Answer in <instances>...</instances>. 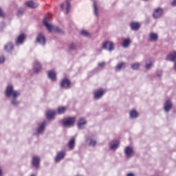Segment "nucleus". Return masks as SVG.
<instances>
[{
    "mask_svg": "<svg viewBox=\"0 0 176 176\" xmlns=\"http://www.w3.org/2000/svg\"><path fill=\"white\" fill-rule=\"evenodd\" d=\"M130 27L133 31H138V30H140V27H141V25L138 22H131L130 23Z\"/></svg>",
    "mask_w": 176,
    "mask_h": 176,
    "instance_id": "412c9836",
    "label": "nucleus"
},
{
    "mask_svg": "<svg viewBox=\"0 0 176 176\" xmlns=\"http://www.w3.org/2000/svg\"><path fill=\"white\" fill-rule=\"evenodd\" d=\"M124 68H126V63L120 62L115 67V71L116 72H120V71L124 69Z\"/></svg>",
    "mask_w": 176,
    "mask_h": 176,
    "instance_id": "a211bd4d",
    "label": "nucleus"
},
{
    "mask_svg": "<svg viewBox=\"0 0 176 176\" xmlns=\"http://www.w3.org/2000/svg\"><path fill=\"white\" fill-rule=\"evenodd\" d=\"M80 34L82 35V36H90V33L85 30H81Z\"/></svg>",
    "mask_w": 176,
    "mask_h": 176,
    "instance_id": "f704fd0d",
    "label": "nucleus"
},
{
    "mask_svg": "<svg viewBox=\"0 0 176 176\" xmlns=\"http://www.w3.org/2000/svg\"><path fill=\"white\" fill-rule=\"evenodd\" d=\"M5 96L10 100L12 107H19L20 102H19V97H20V91L14 90L13 85H8L4 92Z\"/></svg>",
    "mask_w": 176,
    "mask_h": 176,
    "instance_id": "f257e3e1",
    "label": "nucleus"
},
{
    "mask_svg": "<svg viewBox=\"0 0 176 176\" xmlns=\"http://www.w3.org/2000/svg\"><path fill=\"white\" fill-rule=\"evenodd\" d=\"M126 176H135V175L133 173H128Z\"/></svg>",
    "mask_w": 176,
    "mask_h": 176,
    "instance_id": "79ce46f5",
    "label": "nucleus"
},
{
    "mask_svg": "<svg viewBox=\"0 0 176 176\" xmlns=\"http://www.w3.org/2000/svg\"><path fill=\"white\" fill-rule=\"evenodd\" d=\"M93 6L95 16H98V7H97V3L96 1H94Z\"/></svg>",
    "mask_w": 176,
    "mask_h": 176,
    "instance_id": "2f4dec72",
    "label": "nucleus"
},
{
    "mask_svg": "<svg viewBox=\"0 0 176 176\" xmlns=\"http://www.w3.org/2000/svg\"><path fill=\"white\" fill-rule=\"evenodd\" d=\"M46 129V121H43L38 124V128L36 129V133L38 135L43 134Z\"/></svg>",
    "mask_w": 176,
    "mask_h": 176,
    "instance_id": "0eeeda50",
    "label": "nucleus"
},
{
    "mask_svg": "<svg viewBox=\"0 0 176 176\" xmlns=\"http://www.w3.org/2000/svg\"><path fill=\"white\" fill-rule=\"evenodd\" d=\"M25 41V34H21L18 36L16 40V45H23Z\"/></svg>",
    "mask_w": 176,
    "mask_h": 176,
    "instance_id": "f3484780",
    "label": "nucleus"
},
{
    "mask_svg": "<svg viewBox=\"0 0 176 176\" xmlns=\"http://www.w3.org/2000/svg\"><path fill=\"white\" fill-rule=\"evenodd\" d=\"M32 165L36 170H38L41 166V158L36 155L34 156L32 160Z\"/></svg>",
    "mask_w": 176,
    "mask_h": 176,
    "instance_id": "1a4fd4ad",
    "label": "nucleus"
},
{
    "mask_svg": "<svg viewBox=\"0 0 176 176\" xmlns=\"http://www.w3.org/2000/svg\"><path fill=\"white\" fill-rule=\"evenodd\" d=\"M56 115V111L54 110H47L46 113V116L48 119H53Z\"/></svg>",
    "mask_w": 176,
    "mask_h": 176,
    "instance_id": "393cba45",
    "label": "nucleus"
},
{
    "mask_svg": "<svg viewBox=\"0 0 176 176\" xmlns=\"http://www.w3.org/2000/svg\"><path fill=\"white\" fill-rule=\"evenodd\" d=\"M162 75H163V72H162V70L157 72V79H160V78H162Z\"/></svg>",
    "mask_w": 176,
    "mask_h": 176,
    "instance_id": "e433bc0d",
    "label": "nucleus"
},
{
    "mask_svg": "<svg viewBox=\"0 0 176 176\" xmlns=\"http://www.w3.org/2000/svg\"><path fill=\"white\" fill-rule=\"evenodd\" d=\"M48 78L52 80V82H56V72L50 71L48 72Z\"/></svg>",
    "mask_w": 176,
    "mask_h": 176,
    "instance_id": "5701e85b",
    "label": "nucleus"
},
{
    "mask_svg": "<svg viewBox=\"0 0 176 176\" xmlns=\"http://www.w3.org/2000/svg\"><path fill=\"white\" fill-rule=\"evenodd\" d=\"M30 176H36L35 174H32Z\"/></svg>",
    "mask_w": 176,
    "mask_h": 176,
    "instance_id": "49530a36",
    "label": "nucleus"
},
{
    "mask_svg": "<svg viewBox=\"0 0 176 176\" xmlns=\"http://www.w3.org/2000/svg\"><path fill=\"white\" fill-rule=\"evenodd\" d=\"M75 47H76V45L75 43H72L69 45V50H74Z\"/></svg>",
    "mask_w": 176,
    "mask_h": 176,
    "instance_id": "4c0bfd02",
    "label": "nucleus"
},
{
    "mask_svg": "<svg viewBox=\"0 0 176 176\" xmlns=\"http://www.w3.org/2000/svg\"><path fill=\"white\" fill-rule=\"evenodd\" d=\"M174 69H175V71H176V60H175V63H174Z\"/></svg>",
    "mask_w": 176,
    "mask_h": 176,
    "instance_id": "a18cd8bd",
    "label": "nucleus"
},
{
    "mask_svg": "<svg viewBox=\"0 0 176 176\" xmlns=\"http://www.w3.org/2000/svg\"><path fill=\"white\" fill-rule=\"evenodd\" d=\"M33 69H34V72L36 74H38L42 69V65L41 64V62L38 60H35L33 63Z\"/></svg>",
    "mask_w": 176,
    "mask_h": 176,
    "instance_id": "ddd939ff",
    "label": "nucleus"
},
{
    "mask_svg": "<svg viewBox=\"0 0 176 176\" xmlns=\"http://www.w3.org/2000/svg\"><path fill=\"white\" fill-rule=\"evenodd\" d=\"M140 64L138 63H133L131 65L132 69L137 70L138 68H140Z\"/></svg>",
    "mask_w": 176,
    "mask_h": 176,
    "instance_id": "72a5a7b5",
    "label": "nucleus"
},
{
    "mask_svg": "<svg viewBox=\"0 0 176 176\" xmlns=\"http://www.w3.org/2000/svg\"><path fill=\"white\" fill-rule=\"evenodd\" d=\"M87 142H89L90 146H96L97 144V141L91 138L87 140Z\"/></svg>",
    "mask_w": 176,
    "mask_h": 176,
    "instance_id": "c756f323",
    "label": "nucleus"
},
{
    "mask_svg": "<svg viewBox=\"0 0 176 176\" xmlns=\"http://www.w3.org/2000/svg\"><path fill=\"white\" fill-rule=\"evenodd\" d=\"M4 49L6 52H10V50H13V43H8L5 45Z\"/></svg>",
    "mask_w": 176,
    "mask_h": 176,
    "instance_id": "c85d7f7f",
    "label": "nucleus"
},
{
    "mask_svg": "<svg viewBox=\"0 0 176 176\" xmlns=\"http://www.w3.org/2000/svg\"><path fill=\"white\" fill-rule=\"evenodd\" d=\"M130 118L131 119H135L138 118V112L135 110H131L129 113Z\"/></svg>",
    "mask_w": 176,
    "mask_h": 176,
    "instance_id": "bb28decb",
    "label": "nucleus"
},
{
    "mask_svg": "<svg viewBox=\"0 0 176 176\" xmlns=\"http://www.w3.org/2000/svg\"><path fill=\"white\" fill-rule=\"evenodd\" d=\"M98 67H100L101 68H102V67H105V62L98 63Z\"/></svg>",
    "mask_w": 176,
    "mask_h": 176,
    "instance_id": "ea45409f",
    "label": "nucleus"
},
{
    "mask_svg": "<svg viewBox=\"0 0 176 176\" xmlns=\"http://www.w3.org/2000/svg\"><path fill=\"white\" fill-rule=\"evenodd\" d=\"M109 150L110 151H116L119 148V141H113L109 143Z\"/></svg>",
    "mask_w": 176,
    "mask_h": 176,
    "instance_id": "6ab92c4d",
    "label": "nucleus"
},
{
    "mask_svg": "<svg viewBox=\"0 0 176 176\" xmlns=\"http://www.w3.org/2000/svg\"><path fill=\"white\" fill-rule=\"evenodd\" d=\"M60 87H62V89H69L71 87V81L67 78L62 80Z\"/></svg>",
    "mask_w": 176,
    "mask_h": 176,
    "instance_id": "2eb2a0df",
    "label": "nucleus"
},
{
    "mask_svg": "<svg viewBox=\"0 0 176 176\" xmlns=\"http://www.w3.org/2000/svg\"><path fill=\"white\" fill-rule=\"evenodd\" d=\"M71 0H65V2L60 4V8L63 12H65L66 14H68L71 10Z\"/></svg>",
    "mask_w": 176,
    "mask_h": 176,
    "instance_id": "20e7f679",
    "label": "nucleus"
},
{
    "mask_svg": "<svg viewBox=\"0 0 176 176\" xmlns=\"http://www.w3.org/2000/svg\"><path fill=\"white\" fill-rule=\"evenodd\" d=\"M159 35L157 33L151 32L149 34V41L151 42H157Z\"/></svg>",
    "mask_w": 176,
    "mask_h": 176,
    "instance_id": "4be33fe9",
    "label": "nucleus"
},
{
    "mask_svg": "<svg viewBox=\"0 0 176 176\" xmlns=\"http://www.w3.org/2000/svg\"><path fill=\"white\" fill-rule=\"evenodd\" d=\"M86 124H87V121L86 120V119L80 118L78 121L77 126L79 130H82L85 127Z\"/></svg>",
    "mask_w": 176,
    "mask_h": 176,
    "instance_id": "4468645a",
    "label": "nucleus"
},
{
    "mask_svg": "<svg viewBox=\"0 0 176 176\" xmlns=\"http://www.w3.org/2000/svg\"><path fill=\"white\" fill-rule=\"evenodd\" d=\"M168 61H175L176 60V51H174L169 54L166 58Z\"/></svg>",
    "mask_w": 176,
    "mask_h": 176,
    "instance_id": "b1692460",
    "label": "nucleus"
},
{
    "mask_svg": "<svg viewBox=\"0 0 176 176\" xmlns=\"http://www.w3.org/2000/svg\"><path fill=\"white\" fill-rule=\"evenodd\" d=\"M65 111H67L66 107H60L58 108V115H62V113H65Z\"/></svg>",
    "mask_w": 176,
    "mask_h": 176,
    "instance_id": "7c9ffc66",
    "label": "nucleus"
},
{
    "mask_svg": "<svg viewBox=\"0 0 176 176\" xmlns=\"http://www.w3.org/2000/svg\"><path fill=\"white\" fill-rule=\"evenodd\" d=\"M5 63V56H0V64Z\"/></svg>",
    "mask_w": 176,
    "mask_h": 176,
    "instance_id": "58836bf2",
    "label": "nucleus"
},
{
    "mask_svg": "<svg viewBox=\"0 0 176 176\" xmlns=\"http://www.w3.org/2000/svg\"><path fill=\"white\" fill-rule=\"evenodd\" d=\"M3 175V172L2 171V169H0V176Z\"/></svg>",
    "mask_w": 176,
    "mask_h": 176,
    "instance_id": "c03bdc74",
    "label": "nucleus"
},
{
    "mask_svg": "<svg viewBox=\"0 0 176 176\" xmlns=\"http://www.w3.org/2000/svg\"><path fill=\"white\" fill-rule=\"evenodd\" d=\"M124 153L126 159H130V157H133V156H134V149L133 147L128 146L125 147Z\"/></svg>",
    "mask_w": 176,
    "mask_h": 176,
    "instance_id": "423d86ee",
    "label": "nucleus"
},
{
    "mask_svg": "<svg viewBox=\"0 0 176 176\" xmlns=\"http://www.w3.org/2000/svg\"><path fill=\"white\" fill-rule=\"evenodd\" d=\"M164 10L163 8L158 7L154 10V12L153 13V16L154 19H160L162 16H163Z\"/></svg>",
    "mask_w": 176,
    "mask_h": 176,
    "instance_id": "6e6552de",
    "label": "nucleus"
},
{
    "mask_svg": "<svg viewBox=\"0 0 176 176\" xmlns=\"http://www.w3.org/2000/svg\"><path fill=\"white\" fill-rule=\"evenodd\" d=\"M67 146L70 151H72L75 148V138H72L67 144Z\"/></svg>",
    "mask_w": 176,
    "mask_h": 176,
    "instance_id": "a878e982",
    "label": "nucleus"
},
{
    "mask_svg": "<svg viewBox=\"0 0 176 176\" xmlns=\"http://www.w3.org/2000/svg\"><path fill=\"white\" fill-rule=\"evenodd\" d=\"M105 94V90L102 89H99L95 91L94 92V98L95 100H100Z\"/></svg>",
    "mask_w": 176,
    "mask_h": 176,
    "instance_id": "f8f14e48",
    "label": "nucleus"
},
{
    "mask_svg": "<svg viewBox=\"0 0 176 176\" xmlns=\"http://www.w3.org/2000/svg\"><path fill=\"white\" fill-rule=\"evenodd\" d=\"M131 43V40L130 38H126L124 40V41L122 43V46L124 48L127 47L128 46H130V44Z\"/></svg>",
    "mask_w": 176,
    "mask_h": 176,
    "instance_id": "cd10ccee",
    "label": "nucleus"
},
{
    "mask_svg": "<svg viewBox=\"0 0 176 176\" xmlns=\"http://www.w3.org/2000/svg\"><path fill=\"white\" fill-rule=\"evenodd\" d=\"M172 5L173 6H176V0H173Z\"/></svg>",
    "mask_w": 176,
    "mask_h": 176,
    "instance_id": "37998d69",
    "label": "nucleus"
},
{
    "mask_svg": "<svg viewBox=\"0 0 176 176\" xmlns=\"http://www.w3.org/2000/svg\"><path fill=\"white\" fill-rule=\"evenodd\" d=\"M36 42L39 43V45H41L42 46H45L46 43V38L45 37V35L43 34L40 33L36 38Z\"/></svg>",
    "mask_w": 176,
    "mask_h": 176,
    "instance_id": "9b49d317",
    "label": "nucleus"
},
{
    "mask_svg": "<svg viewBox=\"0 0 176 176\" xmlns=\"http://www.w3.org/2000/svg\"><path fill=\"white\" fill-rule=\"evenodd\" d=\"M153 65V62H152V60H149L146 62L145 68H146V69H151V68H152Z\"/></svg>",
    "mask_w": 176,
    "mask_h": 176,
    "instance_id": "473e14b6",
    "label": "nucleus"
},
{
    "mask_svg": "<svg viewBox=\"0 0 176 176\" xmlns=\"http://www.w3.org/2000/svg\"><path fill=\"white\" fill-rule=\"evenodd\" d=\"M24 12H25V10L24 9H19L17 12V16L20 17L22 14H23Z\"/></svg>",
    "mask_w": 176,
    "mask_h": 176,
    "instance_id": "c9c22d12",
    "label": "nucleus"
},
{
    "mask_svg": "<svg viewBox=\"0 0 176 176\" xmlns=\"http://www.w3.org/2000/svg\"><path fill=\"white\" fill-rule=\"evenodd\" d=\"M25 5L31 9H35V8H38V6H39L38 3H35L32 0L27 1Z\"/></svg>",
    "mask_w": 176,
    "mask_h": 176,
    "instance_id": "aec40b11",
    "label": "nucleus"
},
{
    "mask_svg": "<svg viewBox=\"0 0 176 176\" xmlns=\"http://www.w3.org/2000/svg\"><path fill=\"white\" fill-rule=\"evenodd\" d=\"M102 47L104 49V50L112 52V50H115V44L111 41H106L103 43Z\"/></svg>",
    "mask_w": 176,
    "mask_h": 176,
    "instance_id": "39448f33",
    "label": "nucleus"
},
{
    "mask_svg": "<svg viewBox=\"0 0 176 176\" xmlns=\"http://www.w3.org/2000/svg\"><path fill=\"white\" fill-rule=\"evenodd\" d=\"M65 157V151H58L56 154V156L55 157V163H60L63 159Z\"/></svg>",
    "mask_w": 176,
    "mask_h": 176,
    "instance_id": "9d476101",
    "label": "nucleus"
},
{
    "mask_svg": "<svg viewBox=\"0 0 176 176\" xmlns=\"http://www.w3.org/2000/svg\"><path fill=\"white\" fill-rule=\"evenodd\" d=\"M171 108H173V103L171 102V100H166L164 106L165 112H170V111H171Z\"/></svg>",
    "mask_w": 176,
    "mask_h": 176,
    "instance_id": "dca6fc26",
    "label": "nucleus"
},
{
    "mask_svg": "<svg viewBox=\"0 0 176 176\" xmlns=\"http://www.w3.org/2000/svg\"><path fill=\"white\" fill-rule=\"evenodd\" d=\"M3 16V11H2V8H0V17H2Z\"/></svg>",
    "mask_w": 176,
    "mask_h": 176,
    "instance_id": "a19ab883",
    "label": "nucleus"
},
{
    "mask_svg": "<svg viewBox=\"0 0 176 176\" xmlns=\"http://www.w3.org/2000/svg\"><path fill=\"white\" fill-rule=\"evenodd\" d=\"M49 20H50V19L45 17L43 20V25L45 27H46L50 32L54 31V32H57L58 34H64V32L60 28L49 23Z\"/></svg>",
    "mask_w": 176,
    "mask_h": 176,
    "instance_id": "f03ea898",
    "label": "nucleus"
},
{
    "mask_svg": "<svg viewBox=\"0 0 176 176\" xmlns=\"http://www.w3.org/2000/svg\"><path fill=\"white\" fill-rule=\"evenodd\" d=\"M76 122V118L75 117H70L62 120V124L63 127H72Z\"/></svg>",
    "mask_w": 176,
    "mask_h": 176,
    "instance_id": "7ed1b4c3",
    "label": "nucleus"
}]
</instances>
